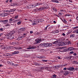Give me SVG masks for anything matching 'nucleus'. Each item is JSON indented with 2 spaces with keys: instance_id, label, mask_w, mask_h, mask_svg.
<instances>
[{
  "instance_id": "69168bd1",
  "label": "nucleus",
  "mask_w": 78,
  "mask_h": 78,
  "mask_svg": "<svg viewBox=\"0 0 78 78\" xmlns=\"http://www.w3.org/2000/svg\"><path fill=\"white\" fill-rule=\"evenodd\" d=\"M15 4V6H18V4H17V3H16Z\"/></svg>"
},
{
  "instance_id": "cd10ccee",
  "label": "nucleus",
  "mask_w": 78,
  "mask_h": 78,
  "mask_svg": "<svg viewBox=\"0 0 78 78\" xmlns=\"http://www.w3.org/2000/svg\"><path fill=\"white\" fill-rule=\"evenodd\" d=\"M41 68H39L38 69L37 71L38 72H41Z\"/></svg>"
},
{
  "instance_id": "a19ab883",
  "label": "nucleus",
  "mask_w": 78,
  "mask_h": 78,
  "mask_svg": "<svg viewBox=\"0 0 78 78\" xmlns=\"http://www.w3.org/2000/svg\"><path fill=\"white\" fill-rule=\"evenodd\" d=\"M66 17L67 16H70V15L69 14H66L65 15Z\"/></svg>"
},
{
  "instance_id": "6e6552de",
  "label": "nucleus",
  "mask_w": 78,
  "mask_h": 78,
  "mask_svg": "<svg viewBox=\"0 0 78 78\" xmlns=\"http://www.w3.org/2000/svg\"><path fill=\"white\" fill-rule=\"evenodd\" d=\"M25 37V36H21L19 37L17 39L18 41H19V40H22L23 37Z\"/></svg>"
},
{
  "instance_id": "f8f14e48",
  "label": "nucleus",
  "mask_w": 78,
  "mask_h": 78,
  "mask_svg": "<svg viewBox=\"0 0 78 78\" xmlns=\"http://www.w3.org/2000/svg\"><path fill=\"white\" fill-rule=\"evenodd\" d=\"M72 58V56H68L67 57H66V59H68V60H69V59H71Z\"/></svg>"
},
{
  "instance_id": "603ef678",
  "label": "nucleus",
  "mask_w": 78,
  "mask_h": 78,
  "mask_svg": "<svg viewBox=\"0 0 78 78\" xmlns=\"http://www.w3.org/2000/svg\"><path fill=\"white\" fill-rule=\"evenodd\" d=\"M27 34H26V33L25 34H23V35H22V36H25H25Z\"/></svg>"
},
{
  "instance_id": "37998d69",
  "label": "nucleus",
  "mask_w": 78,
  "mask_h": 78,
  "mask_svg": "<svg viewBox=\"0 0 78 78\" xmlns=\"http://www.w3.org/2000/svg\"><path fill=\"white\" fill-rule=\"evenodd\" d=\"M47 27H46L45 28V29H44V31H47Z\"/></svg>"
},
{
  "instance_id": "c9c22d12",
  "label": "nucleus",
  "mask_w": 78,
  "mask_h": 78,
  "mask_svg": "<svg viewBox=\"0 0 78 78\" xmlns=\"http://www.w3.org/2000/svg\"><path fill=\"white\" fill-rule=\"evenodd\" d=\"M40 20V22H44V20L42 19H41Z\"/></svg>"
},
{
  "instance_id": "ddd939ff",
  "label": "nucleus",
  "mask_w": 78,
  "mask_h": 78,
  "mask_svg": "<svg viewBox=\"0 0 78 78\" xmlns=\"http://www.w3.org/2000/svg\"><path fill=\"white\" fill-rule=\"evenodd\" d=\"M51 2L54 3H59V1H58V0H52Z\"/></svg>"
},
{
  "instance_id": "20e7f679",
  "label": "nucleus",
  "mask_w": 78,
  "mask_h": 78,
  "mask_svg": "<svg viewBox=\"0 0 78 78\" xmlns=\"http://www.w3.org/2000/svg\"><path fill=\"white\" fill-rule=\"evenodd\" d=\"M31 6L32 7H31V6H30V5H28V6H26V8H27V9H30V8H34V7H36V5L34 6V5H32Z\"/></svg>"
},
{
  "instance_id": "2eb2a0df",
  "label": "nucleus",
  "mask_w": 78,
  "mask_h": 78,
  "mask_svg": "<svg viewBox=\"0 0 78 78\" xmlns=\"http://www.w3.org/2000/svg\"><path fill=\"white\" fill-rule=\"evenodd\" d=\"M5 56H9L10 55L9 53H6L5 54Z\"/></svg>"
},
{
  "instance_id": "a18cd8bd",
  "label": "nucleus",
  "mask_w": 78,
  "mask_h": 78,
  "mask_svg": "<svg viewBox=\"0 0 78 78\" xmlns=\"http://www.w3.org/2000/svg\"><path fill=\"white\" fill-rule=\"evenodd\" d=\"M73 51H72L70 52L69 53H70V54H73Z\"/></svg>"
},
{
  "instance_id": "5fc2aeb1",
  "label": "nucleus",
  "mask_w": 78,
  "mask_h": 78,
  "mask_svg": "<svg viewBox=\"0 0 78 78\" xmlns=\"http://www.w3.org/2000/svg\"><path fill=\"white\" fill-rule=\"evenodd\" d=\"M0 31H3V29H2V28H0Z\"/></svg>"
},
{
  "instance_id": "5701e85b",
  "label": "nucleus",
  "mask_w": 78,
  "mask_h": 78,
  "mask_svg": "<svg viewBox=\"0 0 78 78\" xmlns=\"http://www.w3.org/2000/svg\"><path fill=\"white\" fill-rule=\"evenodd\" d=\"M16 44V42L14 41L12 42L11 43L12 45H14Z\"/></svg>"
},
{
  "instance_id": "f704fd0d",
  "label": "nucleus",
  "mask_w": 78,
  "mask_h": 78,
  "mask_svg": "<svg viewBox=\"0 0 78 78\" xmlns=\"http://www.w3.org/2000/svg\"><path fill=\"white\" fill-rule=\"evenodd\" d=\"M16 11V9H12L11 10V12H14Z\"/></svg>"
},
{
  "instance_id": "dca6fc26",
  "label": "nucleus",
  "mask_w": 78,
  "mask_h": 78,
  "mask_svg": "<svg viewBox=\"0 0 78 78\" xmlns=\"http://www.w3.org/2000/svg\"><path fill=\"white\" fill-rule=\"evenodd\" d=\"M35 22H36V23H39V22H40V20L38 19V20H35Z\"/></svg>"
},
{
  "instance_id": "0e129e2a",
  "label": "nucleus",
  "mask_w": 78,
  "mask_h": 78,
  "mask_svg": "<svg viewBox=\"0 0 78 78\" xmlns=\"http://www.w3.org/2000/svg\"><path fill=\"white\" fill-rule=\"evenodd\" d=\"M69 2H71V3H72V0H69Z\"/></svg>"
},
{
  "instance_id": "79ce46f5",
  "label": "nucleus",
  "mask_w": 78,
  "mask_h": 78,
  "mask_svg": "<svg viewBox=\"0 0 78 78\" xmlns=\"http://www.w3.org/2000/svg\"><path fill=\"white\" fill-rule=\"evenodd\" d=\"M59 16H62V13L59 12L58 13Z\"/></svg>"
},
{
  "instance_id": "6ab92c4d",
  "label": "nucleus",
  "mask_w": 78,
  "mask_h": 78,
  "mask_svg": "<svg viewBox=\"0 0 78 78\" xmlns=\"http://www.w3.org/2000/svg\"><path fill=\"white\" fill-rule=\"evenodd\" d=\"M51 46H52V44H51V43H48V47H51Z\"/></svg>"
},
{
  "instance_id": "423d86ee",
  "label": "nucleus",
  "mask_w": 78,
  "mask_h": 78,
  "mask_svg": "<svg viewBox=\"0 0 78 78\" xmlns=\"http://www.w3.org/2000/svg\"><path fill=\"white\" fill-rule=\"evenodd\" d=\"M63 74L64 75L66 76V75H67L69 74V72L67 71H65L63 72Z\"/></svg>"
},
{
  "instance_id": "f257e3e1",
  "label": "nucleus",
  "mask_w": 78,
  "mask_h": 78,
  "mask_svg": "<svg viewBox=\"0 0 78 78\" xmlns=\"http://www.w3.org/2000/svg\"><path fill=\"white\" fill-rule=\"evenodd\" d=\"M5 37L6 39H10V40L12 39H14V35H13V34L12 33H10L6 35Z\"/></svg>"
},
{
  "instance_id": "412c9836",
  "label": "nucleus",
  "mask_w": 78,
  "mask_h": 78,
  "mask_svg": "<svg viewBox=\"0 0 78 78\" xmlns=\"http://www.w3.org/2000/svg\"><path fill=\"white\" fill-rule=\"evenodd\" d=\"M63 22L64 23H66L67 24V21H66V20L65 19H64V21H63Z\"/></svg>"
},
{
  "instance_id": "1a4fd4ad",
  "label": "nucleus",
  "mask_w": 78,
  "mask_h": 78,
  "mask_svg": "<svg viewBox=\"0 0 78 78\" xmlns=\"http://www.w3.org/2000/svg\"><path fill=\"white\" fill-rule=\"evenodd\" d=\"M1 22L3 23H6L8 22V20H1Z\"/></svg>"
},
{
  "instance_id": "473e14b6",
  "label": "nucleus",
  "mask_w": 78,
  "mask_h": 78,
  "mask_svg": "<svg viewBox=\"0 0 78 78\" xmlns=\"http://www.w3.org/2000/svg\"><path fill=\"white\" fill-rule=\"evenodd\" d=\"M70 51H72L73 50V48L70 47Z\"/></svg>"
},
{
  "instance_id": "b1692460",
  "label": "nucleus",
  "mask_w": 78,
  "mask_h": 78,
  "mask_svg": "<svg viewBox=\"0 0 78 78\" xmlns=\"http://www.w3.org/2000/svg\"><path fill=\"white\" fill-rule=\"evenodd\" d=\"M36 47L34 46H33L31 47V49H34V48H36Z\"/></svg>"
},
{
  "instance_id": "3c124183",
  "label": "nucleus",
  "mask_w": 78,
  "mask_h": 78,
  "mask_svg": "<svg viewBox=\"0 0 78 78\" xmlns=\"http://www.w3.org/2000/svg\"><path fill=\"white\" fill-rule=\"evenodd\" d=\"M64 70H67V68H65L63 69Z\"/></svg>"
},
{
  "instance_id": "9b49d317",
  "label": "nucleus",
  "mask_w": 78,
  "mask_h": 78,
  "mask_svg": "<svg viewBox=\"0 0 78 78\" xmlns=\"http://www.w3.org/2000/svg\"><path fill=\"white\" fill-rule=\"evenodd\" d=\"M20 31L21 33L22 32H23V31H25V28H21L20 29Z\"/></svg>"
},
{
  "instance_id": "13d9d810",
  "label": "nucleus",
  "mask_w": 78,
  "mask_h": 78,
  "mask_svg": "<svg viewBox=\"0 0 78 78\" xmlns=\"http://www.w3.org/2000/svg\"><path fill=\"white\" fill-rule=\"evenodd\" d=\"M41 8V10H44V7H42Z\"/></svg>"
},
{
  "instance_id": "58836bf2",
  "label": "nucleus",
  "mask_w": 78,
  "mask_h": 78,
  "mask_svg": "<svg viewBox=\"0 0 78 78\" xmlns=\"http://www.w3.org/2000/svg\"><path fill=\"white\" fill-rule=\"evenodd\" d=\"M63 45H66V42H63Z\"/></svg>"
},
{
  "instance_id": "6e6d98bb",
  "label": "nucleus",
  "mask_w": 78,
  "mask_h": 78,
  "mask_svg": "<svg viewBox=\"0 0 78 78\" xmlns=\"http://www.w3.org/2000/svg\"><path fill=\"white\" fill-rule=\"evenodd\" d=\"M33 33V31H30V34H32V33Z\"/></svg>"
},
{
  "instance_id": "4be33fe9",
  "label": "nucleus",
  "mask_w": 78,
  "mask_h": 78,
  "mask_svg": "<svg viewBox=\"0 0 78 78\" xmlns=\"http://www.w3.org/2000/svg\"><path fill=\"white\" fill-rule=\"evenodd\" d=\"M63 51L65 52H66V51H67V49L64 48L63 49V51H62V52H63Z\"/></svg>"
},
{
  "instance_id": "4c0bfd02",
  "label": "nucleus",
  "mask_w": 78,
  "mask_h": 78,
  "mask_svg": "<svg viewBox=\"0 0 78 78\" xmlns=\"http://www.w3.org/2000/svg\"><path fill=\"white\" fill-rule=\"evenodd\" d=\"M68 44H71V42L70 41H68L67 42Z\"/></svg>"
},
{
  "instance_id": "4d7b16f0",
  "label": "nucleus",
  "mask_w": 78,
  "mask_h": 78,
  "mask_svg": "<svg viewBox=\"0 0 78 78\" xmlns=\"http://www.w3.org/2000/svg\"><path fill=\"white\" fill-rule=\"evenodd\" d=\"M38 5H42V3H38Z\"/></svg>"
},
{
  "instance_id": "72a5a7b5",
  "label": "nucleus",
  "mask_w": 78,
  "mask_h": 78,
  "mask_svg": "<svg viewBox=\"0 0 78 78\" xmlns=\"http://www.w3.org/2000/svg\"><path fill=\"white\" fill-rule=\"evenodd\" d=\"M5 14L4 13H2L1 14V16L2 17H4V16H5Z\"/></svg>"
},
{
  "instance_id": "7ed1b4c3",
  "label": "nucleus",
  "mask_w": 78,
  "mask_h": 78,
  "mask_svg": "<svg viewBox=\"0 0 78 78\" xmlns=\"http://www.w3.org/2000/svg\"><path fill=\"white\" fill-rule=\"evenodd\" d=\"M60 42V41H59V40H57L56 41H55V42H53L52 44H56V46H58V47L59 46H60V45H61L59 43Z\"/></svg>"
},
{
  "instance_id": "9d476101",
  "label": "nucleus",
  "mask_w": 78,
  "mask_h": 78,
  "mask_svg": "<svg viewBox=\"0 0 78 78\" xmlns=\"http://www.w3.org/2000/svg\"><path fill=\"white\" fill-rule=\"evenodd\" d=\"M44 45V47H48V43H42L41 44V45Z\"/></svg>"
},
{
  "instance_id": "de8ad7c7",
  "label": "nucleus",
  "mask_w": 78,
  "mask_h": 78,
  "mask_svg": "<svg viewBox=\"0 0 78 78\" xmlns=\"http://www.w3.org/2000/svg\"><path fill=\"white\" fill-rule=\"evenodd\" d=\"M76 30L77 31H76V30L75 32H76V34H78V29H77Z\"/></svg>"
},
{
  "instance_id": "a211bd4d",
  "label": "nucleus",
  "mask_w": 78,
  "mask_h": 78,
  "mask_svg": "<svg viewBox=\"0 0 78 78\" xmlns=\"http://www.w3.org/2000/svg\"><path fill=\"white\" fill-rule=\"evenodd\" d=\"M19 66L18 65L14 63V62H13V64L12 65V66Z\"/></svg>"
},
{
  "instance_id": "8fccbe9b",
  "label": "nucleus",
  "mask_w": 78,
  "mask_h": 78,
  "mask_svg": "<svg viewBox=\"0 0 78 78\" xmlns=\"http://www.w3.org/2000/svg\"><path fill=\"white\" fill-rule=\"evenodd\" d=\"M62 36H66V34L63 33L62 34Z\"/></svg>"
},
{
  "instance_id": "2f4dec72",
  "label": "nucleus",
  "mask_w": 78,
  "mask_h": 78,
  "mask_svg": "<svg viewBox=\"0 0 78 78\" xmlns=\"http://www.w3.org/2000/svg\"><path fill=\"white\" fill-rule=\"evenodd\" d=\"M18 17H19V16L18 15H17L15 16L14 18L15 19H17V18H18Z\"/></svg>"
},
{
  "instance_id": "bb28decb",
  "label": "nucleus",
  "mask_w": 78,
  "mask_h": 78,
  "mask_svg": "<svg viewBox=\"0 0 78 78\" xmlns=\"http://www.w3.org/2000/svg\"><path fill=\"white\" fill-rule=\"evenodd\" d=\"M12 20H12V18H11L9 19V22H11Z\"/></svg>"
},
{
  "instance_id": "09e8293b",
  "label": "nucleus",
  "mask_w": 78,
  "mask_h": 78,
  "mask_svg": "<svg viewBox=\"0 0 78 78\" xmlns=\"http://www.w3.org/2000/svg\"><path fill=\"white\" fill-rule=\"evenodd\" d=\"M27 49H28L29 50H30V49H31V47H30L29 48H27Z\"/></svg>"
},
{
  "instance_id": "e2e57ef3",
  "label": "nucleus",
  "mask_w": 78,
  "mask_h": 78,
  "mask_svg": "<svg viewBox=\"0 0 78 78\" xmlns=\"http://www.w3.org/2000/svg\"><path fill=\"white\" fill-rule=\"evenodd\" d=\"M73 55L74 56H76V54L74 53L73 54Z\"/></svg>"
},
{
  "instance_id": "ea45409f",
  "label": "nucleus",
  "mask_w": 78,
  "mask_h": 78,
  "mask_svg": "<svg viewBox=\"0 0 78 78\" xmlns=\"http://www.w3.org/2000/svg\"><path fill=\"white\" fill-rule=\"evenodd\" d=\"M38 11H41L42 10V8H40L39 9H38Z\"/></svg>"
},
{
  "instance_id": "4468645a",
  "label": "nucleus",
  "mask_w": 78,
  "mask_h": 78,
  "mask_svg": "<svg viewBox=\"0 0 78 78\" xmlns=\"http://www.w3.org/2000/svg\"><path fill=\"white\" fill-rule=\"evenodd\" d=\"M10 26V25L8 23L7 25H6L5 26V27L6 28H8L9 27V26Z\"/></svg>"
},
{
  "instance_id": "338daca9",
  "label": "nucleus",
  "mask_w": 78,
  "mask_h": 78,
  "mask_svg": "<svg viewBox=\"0 0 78 78\" xmlns=\"http://www.w3.org/2000/svg\"><path fill=\"white\" fill-rule=\"evenodd\" d=\"M58 59H61V57H58Z\"/></svg>"
},
{
  "instance_id": "c85d7f7f",
  "label": "nucleus",
  "mask_w": 78,
  "mask_h": 78,
  "mask_svg": "<svg viewBox=\"0 0 78 78\" xmlns=\"http://www.w3.org/2000/svg\"><path fill=\"white\" fill-rule=\"evenodd\" d=\"M40 65H41L40 64H39L38 63H36L35 64V66H40Z\"/></svg>"
},
{
  "instance_id": "f3484780",
  "label": "nucleus",
  "mask_w": 78,
  "mask_h": 78,
  "mask_svg": "<svg viewBox=\"0 0 78 78\" xmlns=\"http://www.w3.org/2000/svg\"><path fill=\"white\" fill-rule=\"evenodd\" d=\"M56 78V74H54L51 77V78Z\"/></svg>"
},
{
  "instance_id": "39448f33",
  "label": "nucleus",
  "mask_w": 78,
  "mask_h": 78,
  "mask_svg": "<svg viewBox=\"0 0 78 78\" xmlns=\"http://www.w3.org/2000/svg\"><path fill=\"white\" fill-rule=\"evenodd\" d=\"M67 69L68 70H70V71H72V70H75V68H74L73 67H71L69 68H67Z\"/></svg>"
},
{
  "instance_id": "393cba45",
  "label": "nucleus",
  "mask_w": 78,
  "mask_h": 78,
  "mask_svg": "<svg viewBox=\"0 0 78 78\" xmlns=\"http://www.w3.org/2000/svg\"><path fill=\"white\" fill-rule=\"evenodd\" d=\"M14 62L13 61L10 62V64L11 65V66H12L13 65Z\"/></svg>"
},
{
  "instance_id": "680f3d73",
  "label": "nucleus",
  "mask_w": 78,
  "mask_h": 78,
  "mask_svg": "<svg viewBox=\"0 0 78 78\" xmlns=\"http://www.w3.org/2000/svg\"><path fill=\"white\" fill-rule=\"evenodd\" d=\"M3 33H1L0 34V37H1V36H2V35H3Z\"/></svg>"
},
{
  "instance_id": "052dcab7",
  "label": "nucleus",
  "mask_w": 78,
  "mask_h": 78,
  "mask_svg": "<svg viewBox=\"0 0 78 78\" xmlns=\"http://www.w3.org/2000/svg\"><path fill=\"white\" fill-rule=\"evenodd\" d=\"M7 12H11V11H9V10H7V11H6Z\"/></svg>"
},
{
  "instance_id": "c03bdc74",
  "label": "nucleus",
  "mask_w": 78,
  "mask_h": 78,
  "mask_svg": "<svg viewBox=\"0 0 78 78\" xmlns=\"http://www.w3.org/2000/svg\"><path fill=\"white\" fill-rule=\"evenodd\" d=\"M55 33H59V31H55Z\"/></svg>"
},
{
  "instance_id": "bf43d9fd",
  "label": "nucleus",
  "mask_w": 78,
  "mask_h": 78,
  "mask_svg": "<svg viewBox=\"0 0 78 78\" xmlns=\"http://www.w3.org/2000/svg\"><path fill=\"white\" fill-rule=\"evenodd\" d=\"M48 67H46L45 68V69H47V70H48Z\"/></svg>"
},
{
  "instance_id": "e433bc0d",
  "label": "nucleus",
  "mask_w": 78,
  "mask_h": 78,
  "mask_svg": "<svg viewBox=\"0 0 78 78\" xmlns=\"http://www.w3.org/2000/svg\"><path fill=\"white\" fill-rule=\"evenodd\" d=\"M21 23H22V22L21 21H20V22H18L17 24L18 25H20V24H21Z\"/></svg>"
},
{
  "instance_id": "864d4df0",
  "label": "nucleus",
  "mask_w": 78,
  "mask_h": 78,
  "mask_svg": "<svg viewBox=\"0 0 78 78\" xmlns=\"http://www.w3.org/2000/svg\"><path fill=\"white\" fill-rule=\"evenodd\" d=\"M37 9H35L34 10V11H37Z\"/></svg>"
},
{
  "instance_id": "c756f323",
  "label": "nucleus",
  "mask_w": 78,
  "mask_h": 78,
  "mask_svg": "<svg viewBox=\"0 0 78 78\" xmlns=\"http://www.w3.org/2000/svg\"><path fill=\"white\" fill-rule=\"evenodd\" d=\"M42 61H43V62H46L48 61V60H46L43 59V60H42Z\"/></svg>"
},
{
  "instance_id": "774afa93",
  "label": "nucleus",
  "mask_w": 78,
  "mask_h": 78,
  "mask_svg": "<svg viewBox=\"0 0 78 78\" xmlns=\"http://www.w3.org/2000/svg\"><path fill=\"white\" fill-rule=\"evenodd\" d=\"M53 22H54V23H56V21H53Z\"/></svg>"
},
{
  "instance_id": "aec40b11",
  "label": "nucleus",
  "mask_w": 78,
  "mask_h": 78,
  "mask_svg": "<svg viewBox=\"0 0 78 78\" xmlns=\"http://www.w3.org/2000/svg\"><path fill=\"white\" fill-rule=\"evenodd\" d=\"M70 37H75V34H73L70 35Z\"/></svg>"
},
{
  "instance_id": "49530a36",
  "label": "nucleus",
  "mask_w": 78,
  "mask_h": 78,
  "mask_svg": "<svg viewBox=\"0 0 78 78\" xmlns=\"http://www.w3.org/2000/svg\"><path fill=\"white\" fill-rule=\"evenodd\" d=\"M40 68H41V70H43V69H44V67H40Z\"/></svg>"
},
{
  "instance_id": "7c9ffc66",
  "label": "nucleus",
  "mask_w": 78,
  "mask_h": 78,
  "mask_svg": "<svg viewBox=\"0 0 78 78\" xmlns=\"http://www.w3.org/2000/svg\"><path fill=\"white\" fill-rule=\"evenodd\" d=\"M66 50H67V51H70V48H68L66 49Z\"/></svg>"
},
{
  "instance_id": "a878e982",
  "label": "nucleus",
  "mask_w": 78,
  "mask_h": 78,
  "mask_svg": "<svg viewBox=\"0 0 78 78\" xmlns=\"http://www.w3.org/2000/svg\"><path fill=\"white\" fill-rule=\"evenodd\" d=\"M36 24H37V23L34 21V23H32V25H36Z\"/></svg>"
},
{
  "instance_id": "0eeeda50",
  "label": "nucleus",
  "mask_w": 78,
  "mask_h": 78,
  "mask_svg": "<svg viewBox=\"0 0 78 78\" xmlns=\"http://www.w3.org/2000/svg\"><path fill=\"white\" fill-rule=\"evenodd\" d=\"M19 53V52L18 51H14V52H12L11 53L13 55H16L17 54H18Z\"/></svg>"
},
{
  "instance_id": "f03ea898",
  "label": "nucleus",
  "mask_w": 78,
  "mask_h": 78,
  "mask_svg": "<svg viewBox=\"0 0 78 78\" xmlns=\"http://www.w3.org/2000/svg\"><path fill=\"white\" fill-rule=\"evenodd\" d=\"M41 41H42V39L38 38V39H37L35 40L34 44H37L40 43Z\"/></svg>"
}]
</instances>
